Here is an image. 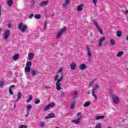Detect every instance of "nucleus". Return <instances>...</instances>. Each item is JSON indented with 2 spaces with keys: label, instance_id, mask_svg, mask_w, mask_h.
I'll return each instance as SVG.
<instances>
[{
  "label": "nucleus",
  "instance_id": "obj_1",
  "mask_svg": "<svg viewBox=\"0 0 128 128\" xmlns=\"http://www.w3.org/2000/svg\"><path fill=\"white\" fill-rule=\"evenodd\" d=\"M18 28L22 32H24L26 30V26L22 22H20L18 25Z\"/></svg>",
  "mask_w": 128,
  "mask_h": 128
},
{
  "label": "nucleus",
  "instance_id": "obj_2",
  "mask_svg": "<svg viewBox=\"0 0 128 128\" xmlns=\"http://www.w3.org/2000/svg\"><path fill=\"white\" fill-rule=\"evenodd\" d=\"M32 66V62H28L26 63V66L25 67L24 72H30L32 68H30Z\"/></svg>",
  "mask_w": 128,
  "mask_h": 128
},
{
  "label": "nucleus",
  "instance_id": "obj_3",
  "mask_svg": "<svg viewBox=\"0 0 128 128\" xmlns=\"http://www.w3.org/2000/svg\"><path fill=\"white\" fill-rule=\"evenodd\" d=\"M66 30V28L65 26L63 27L62 29L60 30L57 33V38H61L62 34H64Z\"/></svg>",
  "mask_w": 128,
  "mask_h": 128
},
{
  "label": "nucleus",
  "instance_id": "obj_4",
  "mask_svg": "<svg viewBox=\"0 0 128 128\" xmlns=\"http://www.w3.org/2000/svg\"><path fill=\"white\" fill-rule=\"evenodd\" d=\"M54 106H56V104L54 102L50 103L49 104L47 105L44 108V112L48 110H50V108H54Z\"/></svg>",
  "mask_w": 128,
  "mask_h": 128
},
{
  "label": "nucleus",
  "instance_id": "obj_5",
  "mask_svg": "<svg viewBox=\"0 0 128 128\" xmlns=\"http://www.w3.org/2000/svg\"><path fill=\"white\" fill-rule=\"evenodd\" d=\"M96 88H98V84H96L94 88L92 89V96L94 98L95 100H96V98H98V97L96 96V94H94V90H96Z\"/></svg>",
  "mask_w": 128,
  "mask_h": 128
},
{
  "label": "nucleus",
  "instance_id": "obj_6",
  "mask_svg": "<svg viewBox=\"0 0 128 128\" xmlns=\"http://www.w3.org/2000/svg\"><path fill=\"white\" fill-rule=\"evenodd\" d=\"M10 32L8 30H5L3 34V37L4 39L8 40V36H10Z\"/></svg>",
  "mask_w": 128,
  "mask_h": 128
},
{
  "label": "nucleus",
  "instance_id": "obj_7",
  "mask_svg": "<svg viewBox=\"0 0 128 128\" xmlns=\"http://www.w3.org/2000/svg\"><path fill=\"white\" fill-rule=\"evenodd\" d=\"M93 23L96 26V28H97L98 32H100V34H102V30L100 29V26H98V22H96V20H94Z\"/></svg>",
  "mask_w": 128,
  "mask_h": 128
},
{
  "label": "nucleus",
  "instance_id": "obj_8",
  "mask_svg": "<svg viewBox=\"0 0 128 128\" xmlns=\"http://www.w3.org/2000/svg\"><path fill=\"white\" fill-rule=\"evenodd\" d=\"M56 90H62V84H60V82H58V81H57L56 83Z\"/></svg>",
  "mask_w": 128,
  "mask_h": 128
},
{
  "label": "nucleus",
  "instance_id": "obj_9",
  "mask_svg": "<svg viewBox=\"0 0 128 128\" xmlns=\"http://www.w3.org/2000/svg\"><path fill=\"white\" fill-rule=\"evenodd\" d=\"M82 116H80V117L78 118L77 120H72V122L76 124H80V120H82Z\"/></svg>",
  "mask_w": 128,
  "mask_h": 128
},
{
  "label": "nucleus",
  "instance_id": "obj_10",
  "mask_svg": "<svg viewBox=\"0 0 128 128\" xmlns=\"http://www.w3.org/2000/svg\"><path fill=\"white\" fill-rule=\"evenodd\" d=\"M104 40H106V38H104V36H103L100 38L98 44L99 46H102V42Z\"/></svg>",
  "mask_w": 128,
  "mask_h": 128
},
{
  "label": "nucleus",
  "instance_id": "obj_11",
  "mask_svg": "<svg viewBox=\"0 0 128 128\" xmlns=\"http://www.w3.org/2000/svg\"><path fill=\"white\" fill-rule=\"evenodd\" d=\"M56 116L54 113L49 114L48 116H47L45 118L46 120H48V118H55Z\"/></svg>",
  "mask_w": 128,
  "mask_h": 128
},
{
  "label": "nucleus",
  "instance_id": "obj_12",
  "mask_svg": "<svg viewBox=\"0 0 128 128\" xmlns=\"http://www.w3.org/2000/svg\"><path fill=\"white\" fill-rule=\"evenodd\" d=\"M112 100L114 104H118L120 102V98L118 97H113Z\"/></svg>",
  "mask_w": 128,
  "mask_h": 128
},
{
  "label": "nucleus",
  "instance_id": "obj_13",
  "mask_svg": "<svg viewBox=\"0 0 128 128\" xmlns=\"http://www.w3.org/2000/svg\"><path fill=\"white\" fill-rule=\"evenodd\" d=\"M48 4V0L42 1L40 2V6H46Z\"/></svg>",
  "mask_w": 128,
  "mask_h": 128
},
{
  "label": "nucleus",
  "instance_id": "obj_14",
  "mask_svg": "<svg viewBox=\"0 0 128 128\" xmlns=\"http://www.w3.org/2000/svg\"><path fill=\"white\" fill-rule=\"evenodd\" d=\"M84 8V4H82L80 5H79L77 7V10L78 12H82V8Z\"/></svg>",
  "mask_w": 128,
  "mask_h": 128
},
{
  "label": "nucleus",
  "instance_id": "obj_15",
  "mask_svg": "<svg viewBox=\"0 0 128 128\" xmlns=\"http://www.w3.org/2000/svg\"><path fill=\"white\" fill-rule=\"evenodd\" d=\"M76 64L74 62H72L70 64V69L72 70H76Z\"/></svg>",
  "mask_w": 128,
  "mask_h": 128
},
{
  "label": "nucleus",
  "instance_id": "obj_16",
  "mask_svg": "<svg viewBox=\"0 0 128 128\" xmlns=\"http://www.w3.org/2000/svg\"><path fill=\"white\" fill-rule=\"evenodd\" d=\"M7 4L8 6H12V4H14V2L12 0H7Z\"/></svg>",
  "mask_w": 128,
  "mask_h": 128
},
{
  "label": "nucleus",
  "instance_id": "obj_17",
  "mask_svg": "<svg viewBox=\"0 0 128 128\" xmlns=\"http://www.w3.org/2000/svg\"><path fill=\"white\" fill-rule=\"evenodd\" d=\"M86 68V66L84 64H82L79 66V69L82 70H84Z\"/></svg>",
  "mask_w": 128,
  "mask_h": 128
},
{
  "label": "nucleus",
  "instance_id": "obj_18",
  "mask_svg": "<svg viewBox=\"0 0 128 128\" xmlns=\"http://www.w3.org/2000/svg\"><path fill=\"white\" fill-rule=\"evenodd\" d=\"M104 118V116H97L96 117V120H102Z\"/></svg>",
  "mask_w": 128,
  "mask_h": 128
},
{
  "label": "nucleus",
  "instance_id": "obj_19",
  "mask_svg": "<svg viewBox=\"0 0 128 128\" xmlns=\"http://www.w3.org/2000/svg\"><path fill=\"white\" fill-rule=\"evenodd\" d=\"M68 4H70V0H65L64 4L63 5V6H68Z\"/></svg>",
  "mask_w": 128,
  "mask_h": 128
},
{
  "label": "nucleus",
  "instance_id": "obj_20",
  "mask_svg": "<svg viewBox=\"0 0 128 128\" xmlns=\"http://www.w3.org/2000/svg\"><path fill=\"white\" fill-rule=\"evenodd\" d=\"M90 104V102H87L84 104L83 106H84V108H88Z\"/></svg>",
  "mask_w": 128,
  "mask_h": 128
},
{
  "label": "nucleus",
  "instance_id": "obj_21",
  "mask_svg": "<svg viewBox=\"0 0 128 128\" xmlns=\"http://www.w3.org/2000/svg\"><path fill=\"white\" fill-rule=\"evenodd\" d=\"M20 98H22V93L19 92L18 94L17 101L20 100Z\"/></svg>",
  "mask_w": 128,
  "mask_h": 128
},
{
  "label": "nucleus",
  "instance_id": "obj_22",
  "mask_svg": "<svg viewBox=\"0 0 128 128\" xmlns=\"http://www.w3.org/2000/svg\"><path fill=\"white\" fill-rule=\"evenodd\" d=\"M110 44L111 46H114L116 44V40L114 39H110Z\"/></svg>",
  "mask_w": 128,
  "mask_h": 128
},
{
  "label": "nucleus",
  "instance_id": "obj_23",
  "mask_svg": "<svg viewBox=\"0 0 128 128\" xmlns=\"http://www.w3.org/2000/svg\"><path fill=\"white\" fill-rule=\"evenodd\" d=\"M123 54H124V52L122 51L119 52L118 53H117L116 56H118V57L122 56Z\"/></svg>",
  "mask_w": 128,
  "mask_h": 128
},
{
  "label": "nucleus",
  "instance_id": "obj_24",
  "mask_svg": "<svg viewBox=\"0 0 128 128\" xmlns=\"http://www.w3.org/2000/svg\"><path fill=\"white\" fill-rule=\"evenodd\" d=\"M116 34H117V36H118V38H120V36H122V31L120 30H118L116 32Z\"/></svg>",
  "mask_w": 128,
  "mask_h": 128
},
{
  "label": "nucleus",
  "instance_id": "obj_25",
  "mask_svg": "<svg viewBox=\"0 0 128 128\" xmlns=\"http://www.w3.org/2000/svg\"><path fill=\"white\" fill-rule=\"evenodd\" d=\"M74 104H76L75 102H72L71 105L70 106V108H71V110H74Z\"/></svg>",
  "mask_w": 128,
  "mask_h": 128
},
{
  "label": "nucleus",
  "instance_id": "obj_26",
  "mask_svg": "<svg viewBox=\"0 0 128 128\" xmlns=\"http://www.w3.org/2000/svg\"><path fill=\"white\" fill-rule=\"evenodd\" d=\"M18 58V54H16L13 56L14 60H16Z\"/></svg>",
  "mask_w": 128,
  "mask_h": 128
},
{
  "label": "nucleus",
  "instance_id": "obj_27",
  "mask_svg": "<svg viewBox=\"0 0 128 128\" xmlns=\"http://www.w3.org/2000/svg\"><path fill=\"white\" fill-rule=\"evenodd\" d=\"M40 14H36L34 15V17L35 18H36V20H40Z\"/></svg>",
  "mask_w": 128,
  "mask_h": 128
},
{
  "label": "nucleus",
  "instance_id": "obj_28",
  "mask_svg": "<svg viewBox=\"0 0 128 128\" xmlns=\"http://www.w3.org/2000/svg\"><path fill=\"white\" fill-rule=\"evenodd\" d=\"M45 124H44V121L41 122L40 124V128H44Z\"/></svg>",
  "mask_w": 128,
  "mask_h": 128
},
{
  "label": "nucleus",
  "instance_id": "obj_29",
  "mask_svg": "<svg viewBox=\"0 0 128 128\" xmlns=\"http://www.w3.org/2000/svg\"><path fill=\"white\" fill-rule=\"evenodd\" d=\"M63 79H64V75L62 74L60 78L57 80V82H62V80Z\"/></svg>",
  "mask_w": 128,
  "mask_h": 128
},
{
  "label": "nucleus",
  "instance_id": "obj_30",
  "mask_svg": "<svg viewBox=\"0 0 128 128\" xmlns=\"http://www.w3.org/2000/svg\"><path fill=\"white\" fill-rule=\"evenodd\" d=\"M4 84V81L2 80L1 82H0V88H2Z\"/></svg>",
  "mask_w": 128,
  "mask_h": 128
},
{
  "label": "nucleus",
  "instance_id": "obj_31",
  "mask_svg": "<svg viewBox=\"0 0 128 128\" xmlns=\"http://www.w3.org/2000/svg\"><path fill=\"white\" fill-rule=\"evenodd\" d=\"M32 100V96L30 95L28 98V100H26V102H30Z\"/></svg>",
  "mask_w": 128,
  "mask_h": 128
},
{
  "label": "nucleus",
  "instance_id": "obj_32",
  "mask_svg": "<svg viewBox=\"0 0 128 128\" xmlns=\"http://www.w3.org/2000/svg\"><path fill=\"white\" fill-rule=\"evenodd\" d=\"M95 128H102V124L100 123L96 124Z\"/></svg>",
  "mask_w": 128,
  "mask_h": 128
},
{
  "label": "nucleus",
  "instance_id": "obj_33",
  "mask_svg": "<svg viewBox=\"0 0 128 128\" xmlns=\"http://www.w3.org/2000/svg\"><path fill=\"white\" fill-rule=\"evenodd\" d=\"M87 52H88V56H92V53L90 52V48H88Z\"/></svg>",
  "mask_w": 128,
  "mask_h": 128
},
{
  "label": "nucleus",
  "instance_id": "obj_34",
  "mask_svg": "<svg viewBox=\"0 0 128 128\" xmlns=\"http://www.w3.org/2000/svg\"><path fill=\"white\" fill-rule=\"evenodd\" d=\"M76 96H78V91H76L73 94V98H76Z\"/></svg>",
  "mask_w": 128,
  "mask_h": 128
},
{
  "label": "nucleus",
  "instance_id": "obj_35",
  "mask_svg": "<svg viewBox=\"0 0 128 128\" xmlns=\"http://www.w3.org/2000/svg\"><path fill=\"white\" fill-rule=\"evenodd\" d=\"M32 105L28 104V106H27V110H32Z\"/></svg>",
  "mask_w": 128,
  "mask_h": 128
},
{
  "label": "nucleus",
  "instance_id": "obj_36",
  "mask_svg": "<svg viewBox=\"0 0 128 128\" xmlns=\"http://www.w3.org/2000/svg\"><path fill=\"white\" fill-rule=\"evenodd\" d=\"M29 60H32V53H30L28 55Z\"/></svg>",
  "mask_w": 128,
  "mask_h": 128
},
{
  "label": "nucleus",
  "instance_id": "obj_37",
  "mask_svg": "<svg viewBox=\"0 0 128 128\" xmlns=\"http://www.w3.org/2000/svg\"><path fill=\"white\" fill-rule=\"evenodd\" d=\"M40 100H34V102L36 104H40Z\"/></svg>",
  "mask_w": 128,
  "mask_h": 128
},
{
  "label": "nucleus",
  "instance_id": "obj_38",
  "mask_svg": "<svg viewBox=\"0 0 128 128\" xmlns=\"http://www.w3.org/2000/svg\"><path fill=\"white\" fill-rule=\"evenodd\" d=\"M58 75L56 74L55 76V77L54 78V80L55 82H56V80H58Z\"/></svg>",
  "mask_w": 128,
  "mask_h": 128
},
{
  "label": "nucleus",
  "instance_id": "obj_39",
  "mask_svg": "<svg viewBox=\"0 0 128 128\" xmlns=\"http://www.w3.org/2000/svg\"><path fill=\"white\" fill-rule=\"evenodd\" d=\"M92 4H94V6H96V2H98V0H92Z\"/></svg>",
  "mask_w": 128,
  "mask_h": 128
},
{
  "label": "nucleus",
  "instance_id": "obj_40",
  "mask_svg": "<svg viewBox=\"0 0 128 128\" xmlns=\"http://www.w3.org/2000/svg\"><path fill=\"white\" fill-rule=\"evenodd\" d=\"M9 92L10 94H14V92H12V90L10 88H9Z\"/></svg>",
  "mask_w": 128,
  "mask_h": 128
},
{
  "label": "nucleus",
  "instance_id": "obj_41",
  "mask_svg": "<svg viewBox=\"0 0 128 128\" xmlns=\"http://www.w3.org/2000/svg\"><path fill=\"white\" fill-rule=\"evenodd\" d=\"M94 80H92V82H90V83L89 84V86L90 88V86H92V84H94Z\"/></svg>",
  "mask_w": 128,
  "mask_h": 128
},
{
  "label": "nucleus",
  "instance_id": "obj_42",
  "mask_svg": "<svg viewBox=\"0 0 128 128\" xmlns=\"http://www.w3.org/2000/svg\"><path fill=\"white\" fill-rule=\"evenodd\" d=\"M64 94H65L64 92H62L60 95V98H62V96H64Z\"/></svg>",
  "mask_w": 128,
  "mask_h": 128
},
{
  "label": "nucleus",
  "instance_id": "obj_43",
  "mask_svg": "<svg viewBox=\"0 0 128 128\" xmlns=\"http://www.w3.org/2000/svg\"><path fill=\"white\" fill-rule=\"evenodd\" d=\"M18 128H26V125H22L20 126Z\"/></svg>",
  "mask_w": 128,
  "mask_h": 128
},
{
  "label": "nucleus",
  "instance_id": "obj_44",
  "mask_svg": "<svg viewBox=\"0 0 128 128\" xmlns=\"http://www.w3.org/2000/svg\"><path fill=\"white\" fill-rule=\"evenodd\" d=\"M36 70H32V76H36Z\"/></svg>",
  "mask_w": 128,
  "mask_h": 128
},
{
  "label": "nucleus",
  "instance_id": "obj_45",
  "mask_svg": "<svg viewBox=\"0 0 128 128\" xmlns=\"http://www.w3.org/2000/svg\"><path fill=\"white\" fill-rule=\"evenodd\" d=\"M30 114V110H27V114L25 115V118H27L28 116Z\"/></svg>",
  "mask_w": 128,
  "mask_h": 128
},
{
  "label": "nucleus",
  "instance_id": "obj_46",
  "mask_svg": "<svg viewBox=\"0 0 128 128\" xmlns=\"http://www.w3.org/2000/svg\"><path fill=\"white\" fill-rule=\"evenodd\" d=\"M44 88L46 90H50V86H46Z\"/></svg>",
  "mask_w": 128,
  "mask_h": 128
},
{
  "label": "nucleus",
  "instance_id": "obj_47",
  "mask_svg": "<svg viewBox=\"0 0 128 128\" xmlns=\"http://www.w3.org/2000/svg\"><path fill=\"white\" fill-rule=\"evenodd\" d=\"M78 116H82V113L80 112H79L77 114Z\"/></svg>",
  "mask_w": 128,
  "mask_h": 128
},
{
  "label": "nucleus",
  "instance_id": "obj_48",
  "mask_svg": "<svg viewBox=\"0 0 128 128\" xmlns=\"http://www.w3.org/2000/svg\"><path fill=\"white\" fill-rule=\"evenodd\" d=\"M12 24H10V23H8V28H10Z\"/></svg>",
  "mask_w": 128,
  "mask_h": 128
},
{
  "label": "nucleus",
  "instance_id": "obj_49",
  "mask_svg": "<svg viewBox=\"0 0 128 128\" xmlns=\"http://www.w3.org/2000/svg\"><path fill=\"white\" fill-rule=\"evenodd\" d=\"M16 86L14 85H12L10 86L9 88H14Z\"/></svg>",
  "mask_w": 128,
  "mask_h": 128
},
{
  "label": "nucleus",
  "instance_id": "obj_50",
  "mask_svg": "<svg viewBox=\"0 0 128 128\" xmlns=\"http://www.w3.org/2000/svg\"><path fill=\"white\" fill-rule=\"evenodd\" d=\"M30 18H32V14H31L29 16Z\"/></svg>",
  "mask_w": 128,
  "mask_h": 128
},
{
  "label": "nucleus",
  "instance_id": "obj_51",
  "mask_svg": "<svg viewBox=\"0 0 128 128\" xmlns=\"http://www.w3.org/2000/svg\"><path fill=\"white\" fill-rule=\"evenodd\" d=\"M62 72V68H60L59 70V72Z\"/></svg>",
  "mask_w": 128,
  "mask_h": 128
},
{
  "label": "nucleus",
  "instance_id": "obj_52",
  "mask_svg": "<svg viewBox=\"0 0 128 128\" xmlns=\"http://www.w3.org/2000/svg\"><path fill=\"white\" fill-rule=\"evenodd\" d=\"M128 14V10L125 12V14Z\"/></svg>",
  "mask_w": 128,
  "mask_h": 128
},
{
  "label": "nucleus",
  "instance_id": "obj_53",
  "mask_svg": "<svg viewBox=\"0 0 128 128\" xmlns=\"http://www.w3.org/2000/svg\"><path fill=\"white\" fill-rule=\"evenodd\" d=\"M2 10V6H0V16H1V14H0V10Z\"/></svg>",
  "mask_w": 128,
  "mask_h": 128
},
{
  "label": "nucleus",
  "instance_id": "obj_54",
  "mask_svg": "<svg viewBox=\"0 0 128 128\" xmlns=\"http://www.w3.org/2000/svg\"><path fill=\"white\" fill-rule=\"evenodd\" d=\"M44 28H46V24H44Z\"/></svg>",
  "mask_w": 128,
  "mask_h": 128
},
{
  "label": "nucleus",
  "instance_id": "obj_55",
  "mask_svg": "<svg viewBox=\"0 0 128 128\" xmlns=\"http://www.w3.org/2000/svg\"><path fill=\"white\" fill-rule=\"evenodd\" d=\"M52 18H54V14H52Z\"/></svg>",
  "mask_w": 128,
  "mask_h": 128
},
{
  "label": "nucleus",
  "instance_id": "obj_56",
  "mask_svg": "<svg viewBox=\"0 0 128 128\" xmlns=\"http://www.w3.org/2000/svg\"><path fill=\"white\" fill-rule=\"evenodd\" d=\"M88 94H90V92L88 91Z\"/></svg>",
  "mask_w": 128,
  "mask_h": 128
},
{
  "label": "nucleus",
  "instance_id": "obj_57",
  "mask_svg": "<svg viewBox=\"0 0 128 128\" xmlns=\"http://www.w3.org/2000/svg\"><path fill=\"white\" fill-rule=\"evenodd\" d=\"M16 105L15 104L14 105V108H16Z\"/></svg>",
  "mask_w": 128,
  "mask_h": 128
},
{
  "label": "nucleus",
  "instance_id": "obj_58",
  "mask_svg": "<svg viewBox=\"0 0 128 128\" xmlns=\"http://www.w3.org/2000/svg\"><path fill=\"white\" fill-rule=\"evenodd\" d=\"M31 74H32V72H31Z\"/></svg>",
  "mask_w": 128,
  "mask_h": 128
},
{
  "label": "nucleus",
  "instance_id": "obj_59",
  "mask_svg": "<svg viewBox=\"0 0 128 128\" xmlns=\"http://www.w3.org/2000/svg\"><path fill=\"white\" fill-rule=\"evenodd\" d=\"M32 16H34V14H32Z\"/></svg>",
  "mask_w": 128,
  "mask_h": 128
},
{
  "label": "nucleus",
  "instance_id": "obj_60",
  "mask_svg": "<svg viewBox=\"0 0 128 128\" xmlns=\"http://www.w3.org/2000/svg\"><path fill=\"white\" fill-rule=\"evenodd\" d=\"M32 56L34 57V54H32Z\"/></svg>",
  "mask_w": 128,
  "mask_h": 128
},
{
  "label": "nucleus",
  "instance_id": "obj_61",
  "mask_svg": "<svg viewBox=\"0 0 128 128\" xmlns=\"http://www.w3.org/2000/svg\"><path fill=\"white\" fill-rule=\"evenodd\" d=\"M34 1H33V3H34Z\"/></svg>",
  "mask_w": 128,
  "mask_h": 128
}]
</instances>
